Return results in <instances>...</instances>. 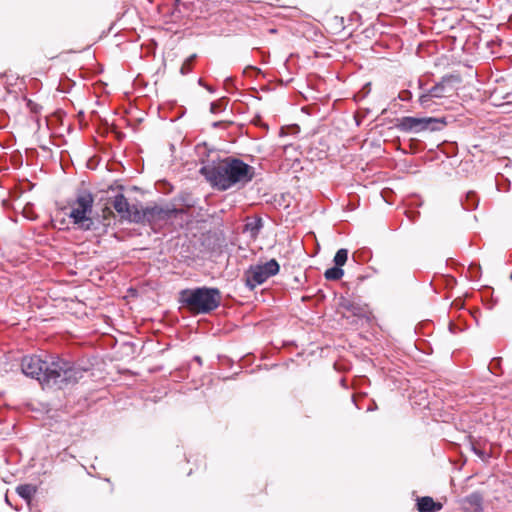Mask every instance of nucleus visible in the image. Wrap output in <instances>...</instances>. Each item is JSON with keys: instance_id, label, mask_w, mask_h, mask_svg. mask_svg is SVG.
<instances>
[{"instance_id": "f257e3e1", "label": "nucleus", "mask_w": 512, "mask_h": 512, "mask_svg": "<svg viewBox=\"0 0 512 512\" xmlns=\"http://www.w3.org/2000/svg\"><path fill=\"white\" fill-rule=\"evenodd\" d=\"M21 370L27 377L38 380L43 387L58 389L76 384L87 372V369L79 364L64 359L58 358L47 363L36 355L23 357Z\"/></svg>"}, {"instance_id": "f03ea898", "label": "nucleus", "mask_w": 512, "mask_h": 512, "mask_svg": "<svg viewBox=\"0 0 512 512\" xmlns=\"http://www.w3.org/2000/svg\"><path fill=\"white\" fill-rule=\"evenodd\" d=\"M199 172L213 188L219 191H226L233 187L242 188L255 177L253 166L231 156L208 162L200 168Z\"/></svg>"}, {"instance_id": "7ed1b4c3", "label": "nucleus", "mask_w": 512, "mask_h": 512, "mask_svg": "<svg viewBox=\"0 0 512 512\" xmlns=\"http://www.w3.org/2000/svg\"><path fill=\"white\" fill-rule=\"evenodd\" d=\"M221 300L218 288L197 287L179 293V302L194 314H209L220 306Z\"/></svg>"}, {"instance_id": "20e7f679", "label": "nucleus", "mask_w": 512, "mask_h": 512, "mask_svg": "<svg viewBox=\"0 0 512 512\" xmlns=\"http://www.w3.org/2000/svg\"><path fill=\"white\" fill-rule=\"evenodd\" d=\"M94 196L86 190H78L74 199L68 202L70 212L68 217L81 230L91 231L96 228L91 215L93 212Z\"/></svg>"}, {"instance_id": "39448f33", "label": "nucleus", "mask_w": 512, "mask_h": 512, "mask_svg": "<svg viewBox=\"0 0 512 512\" xmlns=\"http://www.w3.org/2000/svg\"><path fill=\"white\" fill-rule=\"evenodd\" d=\"M446 124L444 118L404 116L397 119L395 127L403 133L439 131Z\"/></svg>"}, {"instance_id": "423d86ee", "label": "nucleus", "mask_w": 512, "mask_h": 512, "mask_svg": "<svg viewBox=\"0 0 512 512\" xmlns=\"http://www.w3.org/2000/svg\"><path fill=\"white\" fill-rule=\"evenodd\" d=\"M279 270L280 266L275 259H270L264 264L251 265L245 272L246 285L252 290L278 274Z\"/></svg>"}, {"instance_id": "0eeeda50", "label": "nucleus", "mask_w": 512, "mask_h": 512, "mask_svg": "<svg viewBox=\"0 0 512 512\" xmlns=\"http://www.w3.org/2000/svg\"><path fill=\"white\" fill-rule=\"evenodd\" d=\"M179 210L176 208H162L159 206L145 208L146 222L154 223L156 221H166L176 217Z\"/></svg>"}, {"instance_id": "6e6552de", "label": "nucleus", "mask_w": 512, "mask_h": 512, "mask_svg": "<svg viewBox=\"0 0 512 512\" xmlns=\"http://www.w3.org/2000/svg\"><path fill=\"white\" fill-rule=\"evenodd\" d=\"M339 306L359 318H365L369 314L368 306L355 299L340 297Z\"/></svg>"}, {"instance_id": "1a4fd4ad", "label": "nucleus", "mask_w": 512, "mask_h": 512, "mask_svg": "<svg viewBox=\"0 0 512 512\" xmlns=\"http://www.w3.org/2000/svg\"><path fill=\"white\" fill-rule=\"evenodd\" d=\"M460 77L457 75H445L441 78L439 82H437L433 87L429 89L430 96L434 98H442L446 96V94L452 90V87L449 86L452 83H459Z\"/></svg>"}, {"instance_id": "9d476101", "label": "nucleus", "mask_w": 512, "mask_h": 512, "mask_svg": "<svg viewBox=\"0 0 512 512\" xmlns=\"http://www.w3.org/2000/svg\"><path fill=\"white\" fill-rule=\"evenodd\" d=\"M483 501V494L478 491H475L463 497L460 500V505L464 512H482Z\"/></svg>"}, {"instance_id": "9b49d317", "label": "nucleus", "mask_w": 512, "mask_h": 512, "mask_svg": "<svg viewBox=\"0 0 512 512\" xmlns=\"http://www.w3.org/2000/svg\"><path fill=\"white\" fill-rule=\"evenodd\" d=\"M419 512H438L443 508L440 502H436L430 496L419 497L416 503Z\"/></svg>"}, {"instance_id": "f8f14e48", "label": "nucleus", "mask_w": 512, "mask_h": 512, "mask_svg": "<svg viewBox=\"0 0 512 512\" xmlns=\"http://www.w3.org/2000/svg\"><path fill=\"white\" fill-rule=\"evenodd\" d=\"M113 208L121 215L122 218L126 219L131 205L127 201L123 194H117L112 202Z\"/></svg>"}, {"instance_id": "ddd939ff", "label": "nucleus", "mask_w": 512, "mask_h": 512, "mask_svg": "<svg viewBox=\"0 0 512 512\" xmlns=\"http://www.w3.org/2000/svg\"><path fill=\"white\" fill-rule=\"evenodd\" d=\"M263 227V220L260 217L249 220L245 226L244 231L249 233L251 237L256 238Z\"/></svg>"}, {"instance_id": "4468645a", "label": "nucleus", "mask_w": 512, "mask_h": 512, "mask_svg": "<svg viewBox=\"0 0 512 512\" xmlns=\"http://www.w3.org/2000/svg\"><path fill=\"white\" fill-rule=\"evenodd\" d=\"M126 219L135 223L146 222L145 209L140 210L136 205H131Z\"/></svg>"}, {"instance_id": "2eb2a0df", "label": "nucleus", "mask_w": 512, "mask_h": 512, "mask_svg": "<svg viewBox=\"0 0 512 512\" xmlns=\"http://www.w3.org/2000/svg\"><path fill=\"white\" fill-rule=\"evenodd\" d=\"M16 492L21 498L29 503L33 495L36 493V487L31 484H22L16 488Z\"/></svg>"}, {"instance_id": "dca6fc26", "label": "nucleus", "mask_w": 512, "mask_h": 512, "mask_svg": "<svg viewBox=\"0 0 512 512\" xmlns=\"http://www.w3.org/2000/svg\"><path fill=\"white\" fill-rule=\"evenodd\" d=\"M343 274H344L343 269L340 266L335 265L334 267L328 268L325 271L324 276L327 280L336 281V280L341 279Z\"/></svg>"}, {"instance_id": "f3484780", "label": "nucleus", "mask_w": 512, "mask_h": 512, "mask_svg": "<svg viewBox=\"0 0 512 512\" xmlns=\"http://www.w3.org/2000/svg\"><path fill=\"white\" fill-rule=\"evenodd\" d=\"M464 209L473 210L478 206V199L476 194L472 191L468 192L466 195L465 202L462 203Z\"/></svg>"}, {"instance_id": "a211bd4d", "label": "nucleus", "mask_w": 512, "mask_h": 512, "mask_svg": "<svg viewBox=\"0 0 512 512\" xmlns=\"http://www.w3.org/2000/svg\"><path fill=\"white\" fill-rule=\"evenodd\" d=\"M348 259V250L345 248L339 249L334 256V263L336 266L342 267Z\"/></svg>"}, {"instance_id": "6ab92c4d", "label": "nucleus", "mask_w": 512, "mask_h": 512, "mask_svg": "<svg viewBox=\"0 0 512 512\" xmlns=\"http://www.w3.org/2000/svg\"><path fill=\"white\" fill-rule=\"evenodd\" d=\"M227 103H228V99H226L225 97L221 98L218 101L212 102L210 104L211 113L216 114L220 111H224L226 109Z\"/></svg>"}, {"instance_id": "aec40b11", "label": "nucleus", "mask_w": 512, "mask_h": 512, "mask_svg": "<svg viewBox=\"0 0 512 512\" xmlns=\"http://www.w3.org/2000/svg\"><path fill=\"white\" fill-rule=\"evenodd\" d=\"M196 58V55H191L189 58H187L184 63L182 64L180 68V73L182 75L188 74L192 70L193 62Z\"/></svg>"}, {"instance_id": "412c9836", "label": "nucleus", "mask_w": 512, "mask_h": 512, "mask_svg": "<svg viewBox=\"0 0 512 512\" xmlns=\"http://www.w3.org/2000/svg\"><path fill=\"white\" fill-rule=\"evenodd\" d=\"M434 98L433 96H430V93H429V89L424 91L420 96H419V104L423 107V108H428L429 107V103L431 101V99Z\"/></svg>"}, {"instance_id": "4be33fe9", "label": "nucleus", "mask_w": 512, "mask_h": 512, "mask_svg": "<svg viewBox=\"0 0 512 512\" xmlns=\"http://www.w3.org/2000/svg\"><path fill=\"white\" fill-rule=\"evenodd\" d=\"M398 97L402 101H409L412 98V93L409 90H403L399 93Z\"/></svg>"}, {"instance_id": "5701e85b", "label": "nucleus", "mask_w": 512, "mask_h": 512, "mask_svg": "<svg viewBox=\"0 0 512 512\" xmlns=\"http://www.w3.org/2000/svg\"><path fill=\"white\" fill-rule=\"evenodd\" d=\"M470 270L472 269H475V270H480V266L479 265H476V264H471L470 267H469Z\"/></svg>"}, {"instance_id": "b1692460", "label": "nucleus", "mask_w": 512, "mask_h": 512, "mask_svg": "<svg viewBox=\"0 0 512 512\" xmlns=\"http://www.w3.org/2000/svg\"><path fill=\"white\" fill-rule=\"evenodd\" d=\"M474 452H475L478 456H480V457H483V456H484V453H483L481 450H478V449L474 448Z\"/></svg>"}, {"instance_id": "393cba45", "label": "nucleus", "mask_w": 512, "mask_h": 512, "mask_svg": "<svg viewBox=\"0 0 512 512\" xmlns=\"http://www.w3.org/2000/svg\"><path fill=\"white\" fill-rule=\"evenodd\" d=\"M198 83H199V85H201L203 87H205V85H206V84H204V82L201 78L198 80Z\"/></svg>"}, {"instance_id": "a878e982", "label": "nucleus", "mask_w": 512, "mask_h": 512, "mask_svg": "<svg viewBox=\"0 0 512 512\" xmlns=\"http://www.w3.org/2000/svg\"><path fill=\"white\" fill-rule=\"evenodd\" d=\"M205 88H206L209 92H214V90H213L210 86H208V85H205Z\"/></svg>"}, {"instance_id": "bb28decb", "label": "nucleus", "mask_w": 512, "mask_h": 512, "mask_svg": "<svg viewBox=\"0 0 512 512\" xmlns=\"http://www.w3.org/2000/svg\"><path fill=\"white\" fill-rule=\"evenodd\" d=\"M5 501H6V503H7V504L11 505V504H10V502H9V498H8V496H7V495L5 496Z\"/></svg>"}, {"instance_id": "cd10ccee", "label": "nucleus", "mask_w": 512, "mask_h": 512, "mask_svg": "<svg viewBox=\"0 0 512 512\" xmlns=\"http://www.w3.org/2000/svg\"><path fill=\"white\" fill-rule=\"evenodd\" d=\"M510 280L512 281V273L510 274Z\"/></svg>"}]
</instances>
